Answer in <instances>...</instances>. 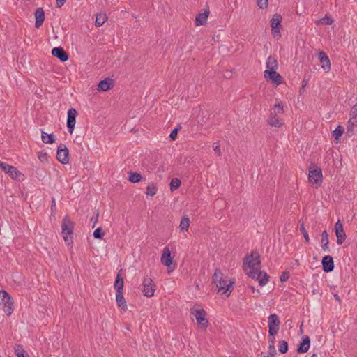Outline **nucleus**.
<instances>
[{
	"label": "nucleus",
	"instance_id": "f257e3e1",
	"mask_svg": "<svg viewBox=\"0 0 357 357\" xmlns=\"http://www.w3.org/2000/svg\"><path fill=\"white\" fill-rule=\"evenodd\" d=\"M261 264L260 255L257 251H252L246 256L243 261V270L249 277L259 281L260 286H264L268 281V275L262 271H259L255 266Z\"/></svg>",
	"mask_w": 357,
	"mask_h": 357
},
{
	"label": "nucleus",
	"instance_id": "f03ea898",
	"mask_svg": "<svg viewBox=\"0 0 357 357\" xmlns=\"http://www.w3.org/2000/svg\"><path fill=\"white\" fill-rule=\"evenodd\" d=\"M74 222L66 215L63 218L61 229L64 241L67 245L73 243Z\"/></svg>",
	"mask_w": 357,
	"mask_h": 357
},
{
	"label": "nucleus",
	"instance_id": "7ed1b4c3",
	"mask_svg": "<svg viewBox=\"0 0 357 357\" xmlns=\"http://www.w3.org/2000/svg\"><path fill=\"white\" fill-rule=\"evenodd\" d=\"M282 17L280 14L275 13L271 20V32L273 38H280L281 37L280 31L282 29L281 22Z\"/></svg>",
	"mask_w": 357,
	"mask_h": 357
},
{
	"label": "nucleus",
	"instance_id": "20e7f679",
	"mask_svg": "<svg viewBox=\"0 0 357 357\" xmlns=\"http://www.w3.org/2000/svg\"><path fill=\"white\" fill-rule=\"evenodd\" d=\"M308 180L310 183L320 186L322 183L321 169L314 165L311 166L309 168Z\"/></svg>",
	"mask_w": 357,
	"mask_h": 357
},
{
	"label": "nucleus",
	"instance_id": "39448f33",
	"mask_svg": "<svg viewBox=\"0 0 357 357\" xmlns=\"http://www.w3.org/2000/svg\"><path fill=\"white\" fill-rule=\"evenodd\" d=\"M142 287L143 288L142 291L144 296L148 298L153 296L155 291V285L151 278L147 276L144 278Z\"/></svg>",
	"mask_w": 357,
	"mask_h": 357
},
{
	"label": "nucleus",
	"instance_id": "423d86ee",
	"mask_svg": "<svg viewBox=\"0 0 357 357\" xmlns=\"http://www.w3.org/2000/svg\"><path fill=\"white\" fill-rule=\"evenodd\" d=\"M280 319L276 314H271L268 318L269 336H274L279 331Z\"/></svg>",
	"mask_w": 357,
	"mask_h": 357
},
{
	"label": "nucleus",
	"instance_id": "0eeeda50",
	"mask_svg": "<svg viewBox=\"0 0 357 357\" xmlns=\"http://www.w3.org/2000/svg\"><path fill=\"white\" fill-rule=\"evenodd\" d=\"M193 314L195 317L197 324L204 329H206L208 326V321L206 319V312L203 309H194Z\"/></svg>",
	"mask_w": 357,
	"mask_h": 357
},
{
	"label": "nucleus",
	"instance_id": "6e6552de",
	"mask_svg": "<svg viewBox=\"0 0 357 357\" xmlns=\"http://www.w3.org/2000/svg\"><path fill=\"white\" fill-rule=\"evenodd\" d=\"M233 284L234 282L228 280L227 277H223L222 280L215 287L218 289V292L222 291V294H227V297H229L231 292L230 288Z\"/></svg>",
	"mask_w": 357,
	"mask_h": 357
},
{
	"label": "nucleus",
	"instance_id": "1a4fd4ad",
	"mask_svg": "<svg viewBox=\"0 0 357 357\" xmlns=\"http://www.w3.org/2000/svg\"><path fill=\"white\" fill-rule=\"evenodd\" d=\"M69 151L65 144H61L57 149L56 158L62 164H68Z\"/></svg>",
	"mask_w": 357,
	"mask_h": 357
},
{
	"label": "nucleus",
	"instance_id": "9d476101",
	"mask_svg": "<svg viewBox=\"0 0 357 357\" xmlns=\"http://www.w3.org/2000/svg\"><path fill=\"white\" fill-rule=\"evenodd\" d=\"M334 229L337 237V243L340 245L345 241L347 236L344 231L343 225L340 220L335 223Z\"/></svg>",
	"mask_w": 357,
	"mask_h": 357
},
{
	"label": "nucleus",
	"instance_id": "9b49d317",
	"mask_svg": "<svg viewBox=\"0 0 357 357\" xmlns=\"http://www.w3.org/2000/svg\"><path fill=\"white\" fill-rule=\"evenodd\" d=\"M77 116V112L75 109L70 108L68 109V118H67V127H68V132L70 134H72L74 130L75 123H76Z\"/></svg>",
	"mask_w": 357,
	"mask_h": 357
},
{
	"label": "nucleus",
	"instance_id": "f8f14e48",
	"mask_svg": "<svg viewBox=\"0 0 357 357\" xmlns=\"http://www.w3.org/2000/svg\"><path fill=\"white\" fill-rule=\"evenodd\" d=\"M264 77L266 79L271 80L277 85L280 84L282 82V76L276 72V70H266L264 71Z\"/></svg>",
	"mask_w": 357,
	"mask_h": 357
},
{
	"label": "nucleus",
	"instance_id": "ddd939ff",
	"mask_svg": "<svg viewBox=\"0 0 357 357\" xmlns=\"http://www.w3.org/2000/svg\"><path fill=\"white\" fill-rule=\"evenodd\" d=\"M52 54L62 62L67 61L69 59L68 54L61 47H54L52 50Z\"/></svg>",
	"mask_w": 357,
	"mask_h": 357
},
{
	"label": "nucleus",
	"instance_id": "4468645a",
	"mask_svg": "<svg viewBox=\"0 0 357 357\" xmlns=\"http://www.w3.org/2000/svg\"><path fill=\"white\" fill-rule=\"evenodd\" d=\"M323 271L326 273H330L334 269L333 258L330 255H326L321 260Z\"/></svg>",
	"mask_w": 357,
	"mask_h": 357
},
{
	"label": "nucleus",
	"instance_id": "2eb2a0df",
	"mask_svg": "<svg viewBox=\"0 0 357 357\" xmlns=\"http://www.w3.org/2000/svg\"><path fill=\"white\" fill-rule=\"evenodd\" d=\"M318 58L321 64V68L325 72H328L331 70V62L326 54L322 51L318 53Z\"/></svg>",
	"mask_w": 357,
	"mask_h": 357
},
{
	"label": "nucleus",
	"instance_id": "dca6fc26",
	"mask_svg": "<svg viewBox=\"0 0 357 357\" xmlns=\"http://www.w3.org/2000/svg\"><path fill=\"white\" fill-rule=\"evenodd\" d=\"M310 346V339L309 336L305 335L302 337V341L298 344L297 352L298 354L305 353L308 351Z\"/></svg>",
	"mask_w": 357,
	"mask_h": 357
},
{
	"label": "nucleus",
	"instance_id": "f3484780",
	"mask_svg": "<svg viewBox=\"0 0 357 357\" xmlns=\"http://www.w3.org/2000/svg\"><path fill=\"white\" fill-rule=\"evenodd\" d=\"M114 86V80L109 77H107L103 80L99 82L98 84V89L100 91H107Z\"/></svg>",
	"mask_w": 357,
	"mask_h": 357
},
{
	"label": "nucleus",
	"instance_id": "a211bd4d",
	"mask_svg": "<svg viewBox=\"0 0 357 357\" xmlns=\"http://www.w3.org/2000/svg\"><path fill=\"white\" fill-rule=\"evenodd\" d=\"M161 263L167 267H170L172 264L171 252L167 247H165L163 250V253L161 257Z\"/></svg>",
	"mask_w": 357,
	"mask_h": 357
},
{
	"label": "nucleus",
	"instance_id": "6ab92c4d",
	"mask_svg": "<svg viewBox=\"0 0 357 357\" xmlns=\"http://www.w3.org/2000/svg\"><path fill=\"white\" fill-rule=\"evenodd\" d=\"M35 26L36 28H39L43 23L45 20V12L43 8H36L35 13Z\"/></svg>",
	"mask_w": 357,
	"mask_h": 357
},
{
	"label": "nucleus",
	"instance_id": "aec40b11",
	"mask_svg": "<svg viewBox=\"0 0 357 357\" xmlns=\"http://www.w3.org/2000/svg\"><path fill=\"white\" fill-rule=\"evenodd\" d=\"M116 301L118 307L121 309V311L126 312L128 307L123 292H116Z\"/></svg>",
	"mask_w": 357,
	"mask_h": 357
},
{
	"label": "nucleus",
	"instance_id": "412c9836",
	"mask_svg": "<svg viewBox=\"0 0 357 357\" xmlns=\"http://www.w3.org/2000/svg\"><path fill=\"white\" fill-rule=\"evenodd\" d=\"M3 311L7 315H10L14 310V302L11 297L3 301Z\"/></svg>",
	"mask_w": 357,
	"mask_h": 357
},
{
	"label": "nucleus",
	"instance_id": "4be33fe9",
	"mask_svg": "<svg viewBox=\"0 0 357 357\" xmlns=\"http://www.w3.org/2000/svg\"><path fill=\"white\" fill-rule=\"evenodd\" d=\"M121 270L119 271V273L116 277L114 284V287L116 289V292H123L124 282H123V278L121 275Z\"/></svg>",
	"mask_w": 357,
	"mask_h": 357
},
{
	"label": "nucleus",
	"instance_id": "5701e85b",
	"mask_svg": "<svg viewBox=\"0 0 357 357\" xmlns=\"http://www.w3.org/2000/svg\"><path fill=\"white\" fill-rule=\"evenodd\" d=\"M208 14V10H205L204 13H198L195 18V25L200 26L204 24L206 22Z\"/></svg>",
	"mask_w": 357,
	"mask_h": 357
},
{
	"label": "nucleus",
	"instance_id": "b1692460",
	"mask_svg": "<svg viewBox=\"0 0 357 357\" xmlns=\"http://www.w3.org/2000/svg\"><path fill=\"white\" fill-rule=\"evenodd\" d=\"M268 123L271 126L277 128H280L284 124L283 121L277 117V115L272 114L271 113L268 120Z\"/></svg>",
	"mask_w": 357,
	"mask_h": 357
},
{
	"label": "nucleus",
	"instance_id": "393cba45",
	"mask_svg": "<svg viewBox=\"0 0 357 357\" xmlns=\"http://www.w3.org/2000/svg\"><path fill=\"white\" fill-rule=\"evenodd\" d=\"M41 139L45 144H53L56 141V137L54 134H47L42 130Z\"/></svg>",
	"mask_w": 357,
	"mask_h": 357
},
{
	"label": "nucleus",
	"instance_id": "a878e982",
	"mask_svg": "<svg viewBox=\"0 0 357 357\" xmlns=\"http://www.w3.org/2000/svg\"><path fill=\"white\" fill-rule=\"evenodd\" d=\"M9 169H8V174L9 175V176L13 179L20 181V178L22 176H23L22 174L20 171H18L16 167L12 165H10V167Z\"/></svg>",
	"mask_w": 357,
	"mask_h": 357
},
{
	"label": "nucleus",
	"instance_id": "bb28decb",
	"mask_svg": "<svg viewBox=\"0 0 357 357\" xmlns=\"http://www.w3.org/2000/svg\"><path fill=\"white\" fill-rule=\"evenodd\" d=\"M321 243L322 249L325 252H328L329 251V247H328V243H329L328 234L327 231H326V230L322 232Z\"/></svg>",
	"mask_w": 357,
	"mask_h": 357
},
{
	"label": "nucleus",
	"instance_id": "cd10ccee",
	"mask_svg": "<svg viewBox=\"0 0 357 357\" xmlns=\"http://www.w3.org/2000/svg\"><path fill=\"white\" fill-rule=\"evenodd\" d=\"M266 65L267 70H277L278 67V63L276 59L271 56H269L267 58Z\"/></svg>",
	"mask_w": 357,
	"mask_h": 357
},
{
	"label": "nucleus",
	"instance_id": "c85d7f7f",
	"mask_svg": "<svg viewBox=\"0 0 357 357\" xmlns=\"http://www.w3.org/2000/svg\"><path fill=\"white\" fill-rule=\"evenodd\" d=\"M190 226V219L188 215H184L182 217L179 228L181 231H188Z\"/></svg>",
	"mask_w": 357,
	"mask_h": 357
},
{
	"label": "nucleus",
	"instance_id": "c756f323",
	"mask_svg": "<svg viewBox=\"0 0 357 357\" xmlns=\"http://www.w3.org/2000/svg\"><path fill=\"white\" fill-rule=\"evenodd\" d=\"M107 20V17L105 13H99L96 15L95 24L96 26H101L105 21Z\"/></svg>",
	"mask_w": 357,
	"mask_h": 357
},
{
	"label": "nucleus",
	"instance_id": "7c9ffc66",
	"mask_svg": "<svg viewBox=\"0 0 357 357\" xmlns=\"http://www.w3.org/2000/svg\"><path fill=\"white\" fill-rule=\"evenodd\" d=\"M223 278L222 272L219 269H215V271L212 277V282L215 286L222 280Z\"/></svg>",
	"mask_w": 357,
	"mask_h": 357
},
{
	"label": "nucleus",
	"instance_id": "2f4dec72",
	"mask_svg": "<svg viewBox=\"0 0 357 357\" xmlns=\"http://www.w3.org/2000/svg\"><path fill=\"white\" fill-rule=\"evenodd\" d=\"M142 176L141 174L137 173V172H129L128 180L131 183H138L142 180Z\"/></svg>",
	"mask_w": 357,
	"mask_h": 357
},
{
	"label": "nucleus",
	"instance_id": "473e14b6",
	"mask_svg": "<svg viewBox=\"0 0 357 357\" xmlns=\"http://www.w3.org/2000/svg\"><path fill=\"white\" fill-rule=\"evenodd\" d=\"M181 181L180 179H178V178H172L171 180V182H170V184H169L170 190L172 192L175 191L176 190H177L181 186Z\"/></svg>",
	"mask_w": 357,
	"mask_h": 357
},
{
	"label": "nucleus",
	"instance_id": "72a5a7b5",
	"mask_svg": "<svg viewBox=\"0 0 357 357\" xmlns=\"http://www.w3.org/2000/svg\"><path fill=\"white\" fill-rule=\"evenodd\" d=\"M349 116V121H351V122H354V123H357V104L354 105L351 108Z\"/></svg>",
	"mask_w": 357,
	"mask_h": 357
},
{
	"label": "nucleus",
	"instance_id": "f704fd0d",
	"mask_svg": "<svg viewBox=\"0 0 357 357\" xmlns=\"http://www.w3.org/2000/svg\"><path fill=\"white\" fill-rule=\"evenodd\" d=\"M272 114L278 115L284 113L283 106L280 103H277L274 105L273 110L271 112Z\"/></svg>",
	"mask_w": 357,
	"mask_h": 357
},
{
	"label": "nucleus",
	"instance_id": "c9c22d12",
	"mask_svg": "<svg viewBox=\"0 0 357 357\" xmlns=\"http://www.w3.org/2000/svg\"><path fill=\"white\" fill-rule=\"evenodd\" d=\"M278 349H279V351L284 354H286L287 351H288V343L287 341L285 340H281L279 342V345H278Z\"/></svg>",
	"mask_w": 357,
	"mask_h": 357
},
{
	"label": "nucleus",
	"instance_id": "e433bc0d",
	"mask_svg": "<svg viewBox=\"0 0 357 357\" xmlns=\"http://www.w3.org/2000/svg\"><path fill=\"white\" fill-rule=\"evenodd\" d=\"M14 351L17 357H24V356H25V351L20 344H15Z\"/></svg>",
	"mask_w": 357,
	"mask_h": 357
},
{
	"label": "nucleus",
	"instance_id": "4c0bfd02",
	"mask_svg": "<svg viewBox=\"0 0 357 357\" xmlns=\"http://www.w3.org/2000/svg\"><path fill=\"white\" fill-rule=\"evenodd\" d=\"M344 128L341 126H338L333 131V135L335 139H338L344 132Z\"/></svg>",
	"mask_w": 357,
	"mask_h": 357
},
{
	"label": "nucleus",
	"instance_id": "58836bf2",
	"mask_svg": "<svg viewBox=\"0 0 357 357\" xmlns=\"http://www.w3.org/2000/svg\"><path fill=\"white\" fill-rule=\"evenodd\" d=\"M105 236V232L101 227H98L93 232V237L96 239H102Z\"/></svg>",
	"mask_w": 357,
	"mask_h": 357
},
{
	"label": "nucleus",
	"instance_id": "ea45409f",
	"mask_svg": "<svg viewBox=\"0 0 357 357\" xmlns=\"http://www.w3.org/2000/svg\"><path fill=\"white\" fill-rule=\"evenodd\" d=\"M157 188L154 185H149L146 189V194L149 196H153L156 194Z\"/></svg>",
	"mask_w": 357,
	"mask_h": 357
},
{
	"label": "nucleus",
	"instance_id": "a19ab883",
	"mask_svg": "<svg viewBox=\"0 0 357 357\" xmlns=\"http://www.w3.org/2000/svg\"><path fill=\"white\" fill-rule=\"evenodd\" d=\"M319 22L325 25H331L333 23V20L328 17V15H325L323 18H321Z\"/></svg>",
	"mask_w": 357,
	"mask_h": 357
},
{
	"label": "nucleus",
	"instance_id": "79ce46f5",
	"mask_svg": "<svg viewBox=\"0 0 357 357\" xmlns=\"http://www.w3.org/2000/svg\"><path fill=\"white\" fill-rule=\"evenodd\" d=\"M357 123H354L352 121L351 122V121L349 120L347 130V133L349 136H351L354 134V126Z\"/></svg>",
	"mask_w": 357,
	"mask_h": 357
},
{
	"label": "nucleus",
	"instance_id": "37998d69",
	"mask_svg": "<svg viewBox=\"0 0 357 357\" xmlns=\"http://www.w3.org/2000/svg\"><path fill=\"white\" fill-rule=\"evenodd\" d=\"M38 158L40 160V161H41L42 162L48 161V155L46 152H43V151L40 152L38 153Z\"/></svg>",
	"mask_w": 357,
	"mask_h": 357
},
{
	"label": "nucleus",
	"instance_id": "c03bdc74",
	"mask_svg": "<svg viewBox=\"0 0 357 357\" xmlns=\"http://www.w3.org/2000/svg\"><path fill=\"white\" fill-rule=\"evenodd\" d=\"M300 230H301V232L302 233V234L303 235V237L305 238L306 242L309 243V241H310L309 236H308L307 231H306V229L305 228L304 224H302L301 225Z\"/></svg>",
	"mask_w": 357,
	"mask_h": 357
},
{
	"label": "nucleus",
	"instance_id": "a18cd8bd",
	"mask_svg": "<svg viewBox=\"0 0 357 357\" xmlns=\"http://www.w3.org/2000/svg\"><path fill=\"white\" fill-rule=\"evenodd\" d=\"M289 275H290V273L289 271H284L280 277V281L282 282H287L289 278Z\"/></svg>",
	"mask_w": 357,
	"mask_h": 357
},
{
	"label": "nucleus",
	"instance_id": "49530a36",
	"mask_svg": "<svg viewBox=\"0 0 357 357\" xmlns=\"http://www.w3.org/2000/svg\"><path fill=\"white\" fill-rule=\"evenodd\" d=\"M181 127L175 128L170 133L169 137L172 140H175L177 137V134Z\"/></svg>",
	"mask_w": 357,
	"mask_h": 357
},
{
	"label": "nucleus",
	"instance_id": "de8ad7c7",
	"mask_svg": "<svg viewBox=\"0 0 357 357\" xmlns=\"http://www.w3.org/2000/svg\"><path fill=\"white\" fill-rule=\"evenodd\" d=\"M268 0H258L257 5L261 9H264L268 7Z\"/></svg>",
	"mask_w": 357,
	"mask_h": 357
},
{
	"label": "nucleus",
	"instance_id": "09e8293b",
	"mask_svg": "<svg viewBox=\"0 0 357 357\" xmlns=\"http://www.w3.org/2000/svg\"><path fill=\"white\" fill-rule=\"evenodd\" d=\"M0 167L2 169L3 172L8 174V169H10L9 168L10 167V165L6 162L0 161Z\"/></svg>",
	"mask_w": 357,
	"mask_h": 357
},
{
	"label": "nucleus",
	"instance_id": "8fccbe9b",
	"mask_svg": "<svg viewBox=\"0 0 357 357\" xmlns=\"http://www.w3.org/2000/svg\"><path fill=\"white\" fill-rule=\"evenodd\" d=\"M98 218L99 213L98 211H96L91 219V222L93 223V228L95 227V225L98 222Z\"/></svg>",
	"mask_w": 357,
	"mask_h": 357
},
{
	"label": "nucleus",
	"instance_id": "3c124183",
	"mask_svg": "<svg viewBox=\"0 0 357 357\" xmlns=\"http://www.w3.org/2000/svg\"><path fill=\"white\" fill-rule=\"evenodd\" d=\"M213 147L215 153L217 154L218 155H221V149H220V145L218 144V142L213 143Z\"/></svg>",
	"mask_w": 357,
	"mask_h": 357
},
{
	"label": "nucleus",
	"instance_id": "603ef678",
	"mask_svg": "<svg viewBox=\"0 0 357 357\" xmlns=\"http://www.w3.org/2000/svg\"><path fill=\"white\" fill-rule=\"evenodd\" d=\"M11 297L8 293L5 290H1L0 291V298H1L2 301H5L6 299H8V298Z\"/></svg>",
	"mask_w": 357,
	"mask_h": 357
},
{
	"label": "nucleus",
	"instance_id": "864d4df0",
	"mask_svg": "<svg viewBox=\"0 0 357 357\" xmlns=\"http://www.w3.org/2000/svg\"><path fill=\"white\" fill-rule=\"evenodd\" d=\"M274 342H275V337L274 336H273L272 338H269V349H273V352H275V346H274Z\"/></svg>",
	"mask_w": 357,
	"mask_h": 357
},
{
	"label": "nucleus",
	"instance_id": "5fc2aeb1",
	"mask_svg": "<svg viewBox=\"0 0 357 357\" xmlns=\"http://www.w3.org/2000/svg\"><path fill=\"white\" fill-rule=\"evenodd\" d=\"M56 210V201H55V199L54 197L52 198V201H51V211L52 212H54Z\"/></svg>",
	"mask_w": 357,
	"mask_h": 357
},
{
	"label": "nucleus",
	"instance_id": "6e6d98bb",
	"mask_svg": "<svg viewBox=\"0 0 357 357\" xmlns=\"http://www.w3.org/2000/svg\"><path fill=\"white\" fill-rule=\"evenodd\" d=\"M66 0H56L57 7L60 8L64 5Z\"/></svg>",
	"mask_w": 357,
	"mask_h": 357
},
{
	"label": "nucleus",
	"instance_id": "4d7b16f0",
	"mask_svg": "<svg viewBox=\"0 0 357 357\" xmlns=\"http://www.w3.org/2000/svg\"><path fill=\"white\" fill-rule=\"evenodd\" d=\"M334 297H335V300H336L337 301H338L339 303H340L341 300H340V296H338V294H334Z\"/></svg>",
	"mask_w": 357,
	"mask_h": 357
},
{
	"label": "nucleus",
	"instance_id": "13d9d810",
	"mask_svg": "<svg viewBox=\"0 0 357 357\" xmlns=\"http://www.w3.org/2000/svg\"><path fill=\"white\" fill-rule=\"evenodd\" d=\"M269 354L271 356H273L275 352H273V349H269Z\"/></svg>",
	"mask_w": 357,
	"mask_h": 357
},
{
	"label": "nucleus",
	"instance_id": "bf43d9fd",
	"mask_svg": "<svg viewBox=\"0 0 357 357\" xmlns=\"http://www.w3.org/2000/svg\"><path fill=\"white\" fill-rule=\"evenodd\" d=\"M250 288L252 290V291L254 293L255 291V287L253 286H250Z\"/></svg>",
	"mask_w": 357,
	"mask_h": 357
},
{
	"label": "nucleus",
	"instance_id": "052dcab7",
	"mask_svg": "<svg viewBox=\"0 0 357 357\" xmlns=\"http://www.w3.org/2000/svg\"><path fill=\"white\" fill-rule=\"evenodd\" d=\"M310 357H317V354H313Z\"/></svg>",
	"mask_w": 357,
	"mask_h": 357
},
{
	"label": "nucleus",
	"instance_id": "680f3d73",
	"mask_svg": "<svg viewBox=\"0 0 357 357\" xmlns=\"http://www.w3.org/2000/svg\"><path fill=\"white\" fill-rule=\"evenodd\" d=\"M257 296L259 294V290H257Z\"/></svg>",
	"mask_w": 357,
	"mask_h": 357
},
{
	"label": "nucleus",
	"instance_id": "e2e57ef3",
	"mask_svg": "<svg viewBox=\"0 0 357 357\" xmlns=\"http://www.w3.org/2000/svg\"><path fill=\"white\" fill-rule=\"evenodd\" d=\"M261 357H269L268 356H266V355H264L262 356Z\"/></svg>",
	"mask_w": 357,
	"mask_h": 357
},
{
	"label": "nucleus",
	"instance_id": "0e129e2a",
	"mask_svg": "<svg viewBox=\"0 0 357 357\" xmlns=\"http://www.w3.org/2000/svg\"><path fill=\"white\" fill-rule=\"evenodd\" d=\"M27 357H29L28 354H26Z\"/></svg>",
	"mask_w": 357,
	"mask_h": 357
},
{
	"label": "nucleus",
	"instance_id": "69168bd1",
	"mask_svg": "<svg viewBox=\"0 0 357 357\" xmlns=\"http://www.w3.org/2000/svg\"><path fill=\"white\" fill-rule=\"evenodd\" d=\"M24 357H26L25 356H24Z\"/></svg>",
	"mask_w": 357,
	"mask_h": 357
}]
</instances>
